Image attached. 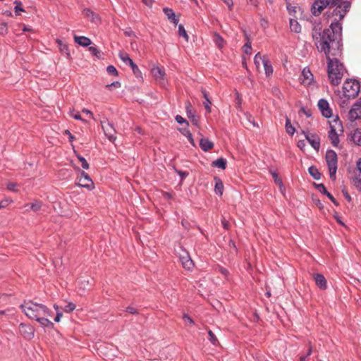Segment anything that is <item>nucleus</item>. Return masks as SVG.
Wrapping results in <instances>:
<instances>
[{"label": "nucleus", "instance_id": "nucleus-6", "mask_svg": "<svg viewBox=\"0 0 361 361\" xmlns=\"http://www.w3.org/2000/svg\"><path fill=\"white\" fill-rule=\"evenodd\" d=\"M326 161L328 166L329 176L332 180L336 178V171L338 168V157L336 152L333 149H329L326 152Z\"/></svg>", "mask_w": 361, "mask_h": 361}, {"label": "nucleus", "instance_id": "nucleus-23", "mask_svg": "<svg viewBox=\"0 0 361 361\" xmlns=\"http://www.w3.org/2000/svg\"><path fill=\"white\" fill-rule=\"evenodd\" d=\"M74 41L75 43L84 47H87L92 44L91 39L85 36L74 35Z\"/></svg>", "mask_w": 361, "mask_h": 361}, {"label": "nucleus", "instance_id": "nucleus-25", "mask_svg": "<svg viewBox=\"0 0 361 361\" xmlns=\"http://www.w3.org/2000/svg\"><path fill=\"white\" fill-rule=\"evenodd\" d=\"M329 130L334 129L335 130L343 131L342 123L338 116H336L331 121H329Z\"/></svg>", "mask_w": 361, "mask_h": 361}, {"label": "nucleus", "instance_id": "nucleus-35", "mask_svg": "<svg viewBox=\"0 0 361 361\" xmlns=\"http://www.w3.org/2000/svg\"><path fill=\"white\" fill-rule=\"evenodd\" d=\"M309 173L311 176L315 180H319L321 178V173L317 169V168L314 166H311L308 169Z\"/></svg>", "mask_w": 361, "mask_h": 361}, {"label": "nucleus", "instance_id": "nucleus-12", "mask_svg": "<svg viewBox=\"0 0 361 361\" xmlns=\"http://www.w3.org/2000/svg\"><path fill=\"white\" fill-rule=\"evenodd\" d=\"M350 130V133L348 136V139L349 142L360 146L361 145V130L359 128L356 126L355 128H348Z\"/></svg>", "mask_w": 361, "mask_h": 361}, {"label": "nucleus", "instance_id": "nucleus-58", "mask_svg": "<svg viewBox=\"0 0 361 361\" xmlns=\"http://www.w3.org/2000/svg\"><path fill=\"white\" fill-rule=\"evenodd\" d=\"M107 88L111 89V87L119 88L121 87V83L118 81L113 82L111 84L106 85Z\"/></svg>", "mask_w": 361, "mask_h": 361}, {"label": "nucleus", "instance_id": "nucleus-26", "mask_svg": "<svg viewBox=\"0 0 361 361\" xmlns=\"http://www.w3.org/2000/svg\"><path fill=\"white\" fill-rule=\"evenodd\" d=\"M200 147L203 151L207 152L214 147V143L207 138H202L200 140Z\"/></svg>", "mask_w": 361, "mask_h": 361}, {"label": "nucleus", "instance_id": "nucleus-16", "mask_svg": "<svg viewBox=\"0 0 361 361\" xmlns=\"http://www.w3.org/2000/svg\"><path fill=\"white\" fill-rule=\"evenodd\" d=\"M186 114L188 118L190 120L194 126H198L200 123V117L195 114V111L192 109L190 103H188L185 106Z\"/></svg>", "mask_w": 361, "mask_h": 361}, {"label": "nucleus", "instance_id": "nucleus-48", "mask_svg": "<svg viewBox=\"0 0 361 361\" xmlns=\"http://www.w3.org/2000/svg\"><path fill=\"white\" fill-rule=\"evenodd\" d=\"M263 56H261L260 52H258L255 54L254 58V63L257 67V68H259L260 66V60L262 61Z\"/></svg>", "mask_w": 361, "mask_h": 361}, {"label": "nucleus", "instance_id": "nucleus-59", "mask_svg": "<svg viewBox=\"0 0 361 361\" xmlns=\"http://www.w3.org/2000/svg\"><path fill=\"white\" fill-rule=\"evenodd\" d=\"M126 312L130 313V314H137V310L136 308H135L134 307H132V306H128L127 308H126Z\"/></svg>", "mask_w": 361, "mask_h": 361}, {"label": "nucleus", "instance_id": "nucleus-27", "mask_svg": "<svg viewBox=\"0 0 361 361\" xmlns=\"http://www.w3.org/2000/svg\"><path fill=\"white\" fill-rule=\"evenodd\" d=\"M201 92L203 97L205 99V101L203 102L204 106L205 108L207 113L209 114L211 112L212 102L209 97V94L205 89H202Z\"/></svg>", "mask_w": 361, "mask_h": 361}, {"label": "nucleus", "instance_id": "nucleus-22", "mask_svg": "<svg viewBox=\"0 0 361 361\" xmlns=\"http://www.w3.org/2000/svg\"><path fill=\"white\" fill-rule=\"evenodd\" d=\"M338 130H335L334 129H333V130H329V133H328V137H329L331 145L335 147H338V144L340 142V139L338 137Z\"/></svg>", "mask_w": 361, "mask_h": 361}, {"label": "nucleus", "instance_id": "nucleus-55", "mask_svg": "<svg viewBox=\"0 0 361 361\" xmlns=\"http://www.w3.org/2000/svg\"><path fill=\"white\" fill-rule=\"evenodd\" d=\"M208 336H209V341L213 343V344H215L216 342L217 341V338H216V336L214 335V334L211 331L209 330L208 331Z\"/></svg>", "mask_w": 361, "mask_h": 361}, {"label": "nucleus", "instance_id": "nucleus-31", "mask_svg": "<svg viewBox=\"0 0 361 361\" xmlns=\"http://www.w3.org/2000/svg\"><path fill=\"white\" fill-rule=\"evenodd\" d=\"M178 130L180 131V133L182 135H183L184 136H185L188 138V140L190 144H192V145H195V141L192 137V135L190 133V131L188 130V127L179 128Z\"/></svg>", "mask_w": 361, "mask_h": 361}, {"label": "nucleus", "instance_id": "nucleus-4", "mask_svg": "<svg viewBox=\"0 0 361 361\" xmlns=\"http://www.w3.org/2000/svg\"><path fill=\"white\" fill-rule=\"evenodd\" d=\"M348 178L351 183L361 191V158L356 161V166H350L348 169Z\"/></svg>", "mask_w": 361, "mask_h": 361}, {"label": "nucleus", "instance_id": "nucleus-44", "mask_svg": "<svg viewBox=\"0 0 361 361\" xmlns=\"http://www.w3.org/2000/svg\"><path fill=\"white\" fill-rule=\"evenodd\" d=\"M243 51L248 55H250L252 54V46H251V41L247 40V42H245L243 47Z\"/></svg>", "mask_w": 361, "mask_h": 361}, {"label": "nucleus", "instance_id": "nucleus-37", "mask_svg": "<svg viewBox=\"0 0 361 361\" xmlns=\"http://www.w3.org/2000/svg\"><path fill=\"white\" fill-rule=\"evenodd\" d=\"M271 175L274 180V182L279 186L281 192H283L285 188L281 179L279 177L277 173L276 172H272Z\"/></svg>", "mask_w": 361, "mask_h": 361}, {"label": "nucleus", "instance_id": "nucleus-61", "mask_svg": "<svg viewBox=\"0 0 361 361\" xmlns=\"http://www.w3.org/2000/svg\"><path fill=\"white\" fill-rule=\"evenodd\" d=\"M11 202V200L4 199L0 202V204L2 205V208H4L7 207Z\"/></svg>", "mask_w": 361, "mask_h": 361}, {"label": "nucleus", "instance_id": "nucleus-20", "mask_svg": "<svg viewBox=\"0 0 361 361\" xmlns=\"http://www.w3.org/2000/svg\"><path fill=\"white\" fill-rule=\"evenodd\" d=\"M313 278L315 281L316 285L322 290H325L327 287L326 280L325 277L321 274H314Z\"/></svg>", "mask_w": 361, "mask_h": 361}, {"label": "nucleus", "instance_id": "nucleus-56", "mask_svg": "<svg viewBox=\"0 0 361 361\" xmlns=\"http://www.w3.org/2000/svg\"><path fill=\"white\" fill-rule=\"evenodd\" d=\"M14 8H15V13L17 16L20 15V12L24 11V9L22 7V4H21L20 1H19V3L16 4V6H15Z\"/></svg>", "mask_w": 361, "mask_h": 361}, {"label": "nucleus", "instance_id": "nucleus-33", "mask_svg": "<svg viewBox=\"0 0 361 361\" xmlns=\"http://www.w3.org/2000/svg\"><path fill=\"white\" fill-rule=\"evenodd\" d=\"M213 40L215 44L219 48L222 49L225 44V40L224 38L219 34L215 32L214 35Z\"/></svg>", "mask_w": 361, "mask_h": 361}, {"label": "nucleus", "instance_id": "nucleus-3", "mask_svg": "<svg viewBox=\"0 0 361 361\" xmlns=\"http://www.w3.org/2000/svg\"><path fill=\"white\" fill-rule=\"evenodd\" d=\"M25 314L32 319L37 320L41 316L51 317L53 313L43 304L34 302L31 300L25 302L20 305Z\"/></svg>", "mask_w": 361, "mask_h": 361}, {"label": "nucleus", "instance_id": "nucleus-36", "mask_svg": "<svg viewBox=\"0 0 361 361\" xmlns=\"http://www.w3.org/2000/svg\"><path fill=\"white\" fill-rule=\"evenodd\" d=\"M56 42L59 45L60 51L61 53L66 54L68 56H70L68 45L66 44L63 43V42L60 39H57Z\"/></svg>", "mask_w": 361, "mask_h": 361}, {"label": "nucleus", "instance_id": "nucleus-9", "mask_svg": "<svg viewBox=\"0 0 361 361\" xmlns=\"http://www.w3.org/2000/svg\"><path fill=\"white\" fill-rule=\"evenodd\" d=\"M329 3H336V1H313L311 6L312 13L314 16H319L324 9H328Z\"/></svg>", "mask_w": 361, "mask_h": 361}, {"label": "nucleus", "instance_id": "nucleus-32", "mask_svg": "<svg viewBox=\"0 0 361 361\" xmlns=\"http://www.w3.org/2000/svg\"><path fill=\"white\" fill-rule=\"evenodd\" d=\"M227 161L226 159L220 157L215 161H214L212 164V166L218 167L221 169H225L226 167Z\"/></svg>", "mask_w": 361, "mask_h": 361}, {"label": "nucleus", "instance_id": "nucleus-41", "mask_svg": "<svg viewBox=\"0 0 361 361\" xmlns=\"http://www.w3.org/2000/svg\"><path fill=\"white\" fill-rule=\"evenodd\" d=\"M89 51L92 55L96 56L98 59L101 57V51L96 45L90 46L89 47Z\"/></svg>", "mask_w": 361, "mask_h": 361}, {"label": "nucleus", "instance_id": "nucleus-52", "mask_svg": "<svg viewBox=\"0 0 361 361\" xmlns=\"http://www.w3.org/2000/svg\"><path fill=\"white\" fill-rule=\"evenodd\" d=\"M70 116L76 120H80L84 122L85 121L84 119L82 118L79 112L75 113L73 109L70 111Z\"/></svg>", "mask_w": 361, "mask_h": 361}, {"label": "nucleus", "instance_id": "nucleus-29", "mask_svg": "<svg viewBox=\"0 0 361 361\" xmlns=\"http://www.w3.org/2000/svg\"><path fill=\"white\" fill-rule=\"evenodd\" d=\"M301 76L302 78H301L303 83H307L310 84L312 80L313 75L310 72L309 69L304 68L302 71Z\"/></svg>", "mask_w": 361, "mask_h": 361}, {"label": "nucleus", "instance_id": "nucleus-53", "mask_svg": "<svg viewBox=\"0 0 361 361\" xmlns=\"http://www.w3.org/2000/svg\"><path fill=\"white\" fill-rule=\"evenodd\" d=\"M8 32V27L6 23H0V34L4 35Z\"/></svg>", "mask_w": 361, "mask_h": 361}, {"label": "nucleus", "instance_id": "nucleus-8", "mask_svg": "<svg viewBox=\"0 0 361 361\" xmlns=\"http://www.w3.org/2000/svg\"><path fill=\"white\" fill-rule=\"evenodd\" d=\"M101 126L106 137L110 142H114L116 137L115 136L116 129L113 123L110 122L108 119H104L101 121Z\"/></svg>", "mask_w": 361, "mask_h": 361}, {"label": "nucleus", "instance_id": "nucleus-57", "mask_svg": "<svg viewBox=\"0 0 361 361\" xmlns=\"http://www.w3.org/2000/svg\"><path fill=\"white\" fill-rule=\"evenodd\" d=\"M312 200L319 209H322L324 208L323 204L318 198H315L313 197Z\"/></svg>", "mask_w": 361, "mask_h": 361}, {"label": "nucleus", "instance_id": "nucleus-1", "mask_svg": "<svg viewBox=\"0 0 361 361\" xmlns=\"http://www.w3.org/2000/svg\"><path fill=\"white\" fill-rule=\"evenodd\" d=\"M319 51L324 53L327 59V73L331 84L338 85L345 72L343 63L336 58L341 55L342 42H340L339 32L327 31L324 34L322 42H315Z\"/></svg>", "mask_w": 361, "mask_h": 361}, {"label": "nucleus", "instance_id": "nucleus-7", "mask_svg": "<svg viewBox=\"0 0 361 361\" xmlns=\"http://www.w3.org/2000/svg\"><path fill=\"white\" fill-rule=\"evenodd\" d=\"M361 119V97L352 106L348 112V128H355L357 120Z\"/></svg>", "mask_w": 361, "mask_h": 361}, {"label": "nucleus", "instance_id": "nucleus-38", "mask_svg": "<svg viewBox=\"0 0 361 361\" xmlns=\"http://www.w3.org/2000/svg\"><path fill=\"white\" fill-rule=\"evenodd\" d=\"M25 207H29L30 208V209H32V211L37 212L42 207V202L40 201L36 200L34 202L26 204Z\"/></svg>", "mask_w": 361, "mask_h": 361}, {"label": "nucleus", "instance_id": "nucleus-13", "mask_svg": "<svg viewBox=\"0 0 361 361\" xmlns=\"http://www.w3.org/2000/svg\"><path fill=\"white\" fill-rule=\"evenodd\" d=\"M78 185L80 187L87 188L90 190L94 188L93 181L89 175L85 171L80 172V177L79 178Z\"/></svg>", "mask_w": 361, "mask_h": 361}, {"label": "nucleus", "instance_id": "nucleus-45", "mask_svg": "<svg viewBox=\"0 0 361 361\" xmlns=\"http://www.w3.org/2000/svg\"><path fill=\"white\" fill-rule=\"evenodd\" d=\"M76 306L73 302H68L63 308V310L65 312L70 313L72 312L75 309Z\"/></svg>", "mask_w": 361, "mask_h": 361}, {"label": "nucleus", "instance_id": "nucleus-51", "mask_svg": "<svg viewBox=\"0 0 361 361\" xmlns=\"http://www.w3.org/2000/svg\"><path fill=\"white\" fill-rule=\"evenodd\" d=\"M183 319L184 320L185 323L186 324V325H193L194 324V321L192 320V319L188 316L187 314H183Z\"/></svg>", "mask_w": 361, "mask_h": 361}, {"label": "nucleus", "instance_id": "nucleus-21", "mask_svg": "<svg viewBox=\"0 0 361 361\" xmlns=\"http://www.w3.org/2000/svg\"><path fill=\"white\" fill-rule=\"evenodd\" d=\"M287 9L289 14L296 19L300 17L302 14V8L298 6H292L290 4H288Z\"/></svg>", "mask_w": 361, "mask_h": 361}, {"label": "nucleus", "instance_id": "nucleus-63", "mask_svg": "<svg viewBox=\"0 0 361 361\" xmlns=\"http://www.w3.org/2000/svg\"><path fill=\"white\" fill-rule=\"evenodd\" d=\"M16 183H9L7 184V189L11 191H16Z\"/></svg>", "mask_w": 361, "mask_h": 361}, {"label": "nucleus", "instance_id": "nucleus-34", "mask_svg": "<svg viewBox=\"0 0 361 361\" xmlns=\"http://www.w3.org/2000/svg\"><path fill=\"white\" fill-rule=\"evenodd\" d=\"M42 327L53 328L54 324L43 316L39 317L37 320Z\"/></svg>", "mask_w": 361, "mask_h": 361}, {"label": "nucleus", "instance_id": "nucleus-17", "mask_svg": "<svg viewBox=\"0 0 361 361\" xmlns=\"http://www.w3.org/2000/svg\"><path fill=\"white\" fill-rule=\"evenodd\" d=\"M163 12L167 17L168 20L174 24L175 25H178L179 22V18L177 16L175 13V12L173 11V9L165 7L163 8Z\"/></svg>", "mask_w": 361, "mask_h": 361}, {"label": "nucleus", "instance_id": "nucleus-60", "mask_svg": "<svg viewBox=\"0 0 361 361\" xmlns=\"http://www.w3.org/2000/svg\"><path fill=\"white\" fill-rule=\"evenodd\" d=\"M221 224H222V226L224 229L226 230H228L230 228V224L229 222L225 219L224 218L222 220H221Z\"/></svg>", "mask_w": 361, "mask_h": 361}, {"label": "nucleus", "instance_id": "nucleus-19", "mask_svg": "<svg viewBox=\"0 0 361 361\" xmlns=\"http://www.w3.org/2000/svg\"><path fill=\"white\" fill-rule=\"evenodd\" d=\"M82 14L93 23L98 24L100 23V18L99 16L90 8L83 9Z\"/></svg>", "mask_w": 361, "mask_h": 361}, {"label": "nucleus", "instance_id": "nucleus-43", "mask_svg": "<svg viewBox=\"0 0 361 361\" xmlns=\"http://www.w3.org/2000/svg\"><path fill=\"white\" fill-rule=\"evenodd\" d=\"M130 68L136 78L142 79V73L135 63H134L133 66H130Z\"/></svg>", "mask_w": 361, "mask_h": 361}, {"label": "nucleus", "instance_id": "nucleus-5", "mask_svg": "<svg viewBox=\"0 0 361 361\" xmlns=\"http://www.w3.org/2000/svg\"><path fill=\"white\" fill-rule=\"evenodd\" d=\"M343 96L348 99H353L360 91V84L357 80L347 79L343 85Z\"/></svg>", "mask_w": 361, "mask_h": 361}, {"label": "nucleus", "instance_id": "nucleus-64", "mask_svg": "<svg viewBox=\"0 0 361 361\" xmlns=\"http://www.w3.org/2000/svg\"><path fill=\"white\" fill-rule=\"evenodd\" d=\"M260 25L261 26L264 28V29H266L267 27H268V25H269V23L267 20H265L264 18H262L260 20Z\"/></svg>", "mask_w": 361, "mask_h": 361}, {"label": "nucleus", "instance_id": "nucleus-24", "mask_svg": "<svg viewBox=\"0 0 361 361\" xmlns=\"http://www.w3.org/2000/svg\"><path fill=\"white\" fill-rule=\"evenodd\" d=\"M262 63L264 68L265 74L267 77L273 74V67L266 56H263Z\"/></svg>", "mask_w": 361, "mask_h": 361}, {"label": "nucleus", "instance_id": "nucleus-39", "mask_svg": "<svg viewBox=\"0 0 361 361\" xmlns=\"http://www.w3.org/2000/svg\"><path fill=\"white\" fill-rule=\"evenodd\" d=\"M286 130L288 134L293 135L295 131V128L291 125L290 120L286 118Z\"/></svg>", "mask_w": 361, "mask_h": 361}, {"label": "nucleus", "instance_id": "nucleus-50", "mask_svg": "<svg viewBox=\"0 0 361 361\" xmlns=\"http://www.w3.org/2000/svg\"><path fill=\"white\" fill-rule=\"evenodd\" d=\"M175 119H176V122L179 124H185L186 126V127H188L189 126L188 121L180 115H177L176 116Z\"/></svg>", "mask_w": 361, "mask_h": 361}, {"label": "nucleus", "instance_id": "nucleus-18", "mask_svg": "<svg viewBox=\"0 0 361 361\" xmlns=\"http://www.w3.org/2000/svg\"><path fill=\"white\" fill-rule=\"evenodd\" d=\"M180 261L183 265V267L188 271H192L194 267V262L191 259L188 254L182 255L180 257Z\"/></svg>", "mask_w": 361, "mask_h": 361}, {"label": "nucleus", "instance_id": "nucleus-62", "mask_svg": "<svg viewBox=\"0 0 361 361\" xmlns=\"http://www.w3.org/2000/svg\"><path fill=\"white\" fill-rule=\"evenodd\" d=\"M326 196L334 203V205L338 206V204H339L338 202H337V200L334 197V196L330 192H329L326 195Z\"/></svg>", "mask_w": 361, "mask_h": 361}, {"label": "nucleus", "instance_id": "nucleus-47", "mask_svg": "<svg viewBox=\"0 0 361 361\" xmlns=\"http://www.w3.org/2000/svg\"><path fill=\"white\" fill-rule=\"evenodd\" d=\"M118 56L120 59L125 63H126L130 59L128 54L123 51H120L118 54Z\"/></svg>", "mask_w": 361, "mask_h": 361}, {"label": "nucleus", "instance_id": "nucleus-15", "mask_svg": "<svg viewBox=\"0 0 361 361\" xmlns=\"http://www.w3.org/2000/svg\"><path fill=\"white\" fill-rule=\"evenodd\" d=\"M19 331L21 335L26 339H32L34 337L35 331L32 326L23 323L20 324Z\"/></svg>", "mask_w": 361, "mask_h": 361}, {"label": "nucleus", "instance_id": "nucleus-40", "mask_svg": "<svg viewBox=\"0 0 361 361\" xmlns=\"http://www.w3.org/2000/svg\"><path fill=\"white\" fill-rule=\"evenodd\" d=\"M178 35L180 37H183L186 42L188 41L189 37L187 34L186 30H185L184 26L182 24L178 25Z\"/></svg>", "mask_w": 361, "mask_h": 361}, {"label": "nucleus", "instance_id": "nucleus-2", "mask_svg": "<svg viewBox=\"0 0 361 361\" xmlns=\"http://www.w3.org/2000/svg\"><path fill=\"white\" fill-rule=\"evenodd\" d=\"M350 7V1H336V3H329L326 15L328 18H334L329 28L324 29L322 32L313 35L315 42H322L325 32L334 31V34L339 32L340 42H342V26L340 21L345 17Z\"/></svg>", "mask_w": 361, "mask_h": 361}, {"label": "nucleus", "instance_id": "nucleus-30", "mask_svg": "<svg viewBox=\"0 0 361 361\" xmlns=\"http://www.w3.org/2000/svg\"><path fill=\"white\" fill-rule=\"evenodd\" d=\"M290 29L292 32L300 33L301 32V26L296 19L290 18L289 20Z\"/></svg>", "mask_w": 361, "mask_h": 361}, {"label": "nucleus", "instance_id": "nucleus-28", "mask_svg": "<svg viewBox=\"0 0 361 361\" xmlns=\"http://www.w3.org/2000/svg\"><path fill=\"white\" fill-rule=\"evenodd\" d=\"M214 180H215L214 192L217 195L221 196L223 195V191H224L223 182L219 177H216V176L214 177Z\"/></svg>", "mask_w": 361, "mask_h": 361}, {"label": "nucleus", "instance_id": "nucleus-54", "mask_svg": "<svg viewBox=\"0 0 361 361\" xmlns=\"http://www.w3.org/2000/svg\"><path fill=\"white\" fill-rule=\"evenodd\" d=\"M217 270L219 272H220L223 276H224L226 278L228 277V274H229V271L227 269L224 268V267H220L219 266L217 267Z\"/></svg>", "mask_w": 361, "mask_h": 361}, {"label": "nucleus", "instance_id": "nucleus-46", "mask_svg": "<svg viewBox=\"0 0 361 361\" xmlns=\"http://www.w3.org/2000/svg\"><path fill=\"white\" fill-rule=\"evenodd\" d=\"M77 158L81 162L82 167L84 169L87 170L89 169V167H90L89 164L87 163V160L83 157H82L80 154H77Z\"/></svg>", "mask_w": 361, "mask_h": 361}, {"label": "nucleus", "instance_id": "nucleus-14", "mask_svg": "<svg viewBox=\"0 0 361 361\" xmlns=\"http://www.w3.org/2000/svg\"><path fill=\"white\" fill-rule=\"evenodd\" d=\"M318 108L320 110L322 114L325 118H330L332 116L331 109L329 107V102L325 99H320L318 101Z\"/></svg>", "mask_w": 361, "mask_h": 361}, {"label": "nucleus", "instance_id": "nucleus-49", "mask_svg": "<svg viewBox=\"0 0 361 361\" xmlns=\"http://www.w3.org/2000/svg\"><path fill=\"white\" fill-rule=\"evenodd\" d=\"M106 71L109 75H113L115 76H117L118 74L116 68L112 65H109L107 66Z\"/></svg>", "mask_w": 361, "mask_h": 361}, {"label": "nucleus", "instance_id": "nucleus-42", "mask_svg": "<svg viewBox=\"0 0 361 361\" xmlns=\"http://www.w3.org/2000/svg\"><path fill=\"white\" fill-rule=\"evenodd\" d=\"M314 188L321 193L326 195L329 192L327 191L325 185L323 183H314Z\"/></svg>", "mask_w": 361, "mask_h": 361}, {"label": "nucleus", "instance_id": "nucleus-10", "mask_svg": "<svg viewBox=\"0 0 361 361\" xmlns=\"http://www.w3.org/2000/svg\"><path fill=\"white\" fill-rule=\"evenodd\" d=\"M302 133L304 134L305 139L308 141L310 145L318 152L320 148V138L315 133H309L304 130H302Z\"/></svg>", "mask_w": 361, "mask_h": 361}, {"label": "nucleus", "instance_id": "nucleus-11", "mask_svg": "<svg viewBox=\"0 0 361 361\" xmlns=\"http://www.w3.org/2000/svg\"><path fill=\"white\" fill-rule=\"evenodd\" d=\"M151 72L159 84L163 87L165 86L166 79L164 70L159 66H156L152 68Z\"/></svg>", "mask_w": 361, "mask_h": 361}]
</instances>
